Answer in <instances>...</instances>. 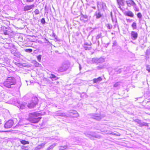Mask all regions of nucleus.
<instances>
[{"instance_id": "nucleus-18", "label": "nucleus", "mask_w": 150, "mask_h": 150, "mask_svg": "<svg viewBox=\"0 0 150 150\" xmlns=\"http://www.w3.org/2000/svg\"><path fill=\"white\" fill-rule=\"evenodd\" d=\"M57 145V144L54 143L48 147L47 149V150H52Z\"/></svg>"}, {"instance_id": "nucleus-44", "label": "nucleus", "mask_w": 150, "mask_h": 150, "mask_svg": "<svg viewBox=\"0 0 150 150\" xmlns=\"http://www.w3.org/2000/svg\"><path fill=\"white\" fill-rule=\"evenodd\" d=\"M127 21L128 22H130L132 21V20L129 19H127Z\"/></svg>"}, {"instance_id": "nucleus-12", "label": "nucleus", "mask_w": 150, "mask_h": 150, "mask_svg": "<svg viewBox=\"0 0 150 150\" xmlns=\"http://www.w3.org/2000/svg\"><path fill=\"white\" fill-rule=\"evenodd\" d=\"M46 143L47 142L42 143L40 145H39L38 146L35 147V150H39L40 149L43 148Z\"/></svg>"}, {"instance_id": "nucleus-38", "label": "nucleus", "mask_w": 150, "mask_h": 150, "mask_svg": "<svg viewBox=\"0 0 150 150\" xmlns=\"http://www.w3.org/2000/svg\"><path fill=\"white\" fill-rule=\"evenodd\" d=\"M41 23L42 24H45V20L44 18H42L41 21Z\"/></svg>"}, {"instance_id": "nucleus-45", "label": "nucleus", "mask_w": 150, "mask_h": 150, "mask_svg": "<svg viewBox=\"0 0 150 150\" xmlns=\"http://www.w3.org/2000/svg\"><path fill=\"white\" fill-rule=\"evenodd\" d=\"M86 134V136L88 137L89 138H90V137H91V135H90V134Z\"/></svg>"}, {"instance_id": "nucleus-32", "label": "nucleus", "mask_w": 150, "mask_h": 150, "mask_svg": "<svg viewBox=\"0 0 150 150\" xmlns=\"http://www.w3.org/2000/svg\"><path fill=\"white\" fill-rule=\"evenodd\" d=\"M121 69H119L118 70H115V74H118L120 73L121 72Z\"/></svg>"}, {"instance_id": "nucleus-25", "label": "nucleus", "mask_w": 150, "mask_h": 150, "mask_svg": "<svg viewBox=\"0 0 150 150\" xmlns=\"http://www.w3.org/2000/svg\"><path fill=\"white\" fill-rule=\"evenodd\" d=\"M21 144H28L29 142L25 140H22L21 141Z\"/></svg>"}, {"instance_id": "nucleus-14", "label": "nucleus", "mask_w": 150, "mask_h": 150, "mask_svg": "<svg viewBox=\"0 0 150 150\" xmlns=\"http://www.w3.org/2000/svg\"><path fill=\"white\" fill-rule=\"evenodd\" d=\"M102 79L101 77H99L98 78L96 79L95 78L93 79V81L94 83H97L101 81Z\"/></svg>"}, {"instance_id": "nucleus-29", "label": "nucleus", "mask_w": 150, "mask_h": 150, "mask_svg": "<svg viewBox=\"0 0 150 150\" xmlns=\"http://www.w3.org/2000/svg\"><path fill=\"white\" fill-rule=\"evenodd\" d=\"M117 3H118L119 5V8H121V7H120V5H123L124 3L123 2V1L121 2V3H121L120 2H119L118 1V0H117Z\"/></svg>"}, {"instance_id": "nucleus-53", "label": "nucleus", "mask_w": 150, "mask_h": 150, "mask_svg": "<svg viewBox=\"0 0 150 150\" xmlns=\"http://www.w3.org/2000/svg\"><path fill=\"white\" fill-rule=\"evenodd\" d=\"M120 1L121 2H122L124 0H120Z\"/></svg>"}, {"instance_id": "nucleus-10", "label": "nucleus", "mask_w": 150, "mask_h": 150, "mask_svg": "<svg viewBox=\"0 0 150 150\" xmlns=\"http://www.w3.org/2000/svg\"><path fill=\"white\" fill-rule=\"evenodd\" d=\"M34 5L33 4L31 5H26L24 7L23 10L25 11H26L32 9L34 7Z\"/></svg>"}, {"instance_id": "nucleus-39", "label": "nucleus", "mask_w": 150, "mask_h": 150, "mask_svg": "<svg viewBox=\"0 0 150 150\" xmlns=\"http://www.w3.org/2000/svg\"><path fill=\"white\" fill-rule=\"evenodd\" d=\"M107 27L109 29H110L112 28V26L110 25L109 24H108Z\"/></svg>"}, {"instance_id": "nucleus-33", "label": "nucleus", "mask_w": 150, "mask_h": 150, "mask_svg": "<svg viewBox=\"0 0 150 150\" xmlns=\"http://www.w3.org/2000/svg\"><path fill=\"white\" fill-rule=\"evenodd\" d=\"M41 57L42 56L41 55H39L37 57V59L38 61H39V62H40V61L41 59Z\"/></svg>"}, {"instance_id": "nucleus-28", "label": "nucleus", "mask_w": 150, "mask_h": 150, "mask_svg": "<svg viewBox=\"0 0 150 150\" xmlns=\"http://www.w3.org/2000/svg\"><path fill=\"white\" fill-rule=\"evenodd\" d=\"M19 106H20V108L21 109H23L25 108V106L24 104H20Z\"/></svg>"}, {"instance_id": "nucleus-24", "label": "nucleus", "mask_w": 150, "mask_h": 150, "mask_svg": "<svg viewBox=\"0 0 150 150\" xmlns=\"http://www.w3.org/2000/svg\"><path fill=\"white\" fill-rule=\"evenodd\" d=\"M102 35L101 33L97 35L96 37V40H98L100 38H102Z\"/></svg>"}, {"instance_id": "nucleus-52", "label": "nucleus", "mask_w": 150, "mask_h": 150, "mask_svg": "<svg viewBox=\"0 0 150 150\" xmlns=\"http://www.w3.org/2000/svg\"><path fill=\"white\" fill-rule=\"evenodd\" d=\"M136 11H139V9L138 8H137V9H136Z\"/></svg>"}, {"instance_id": "nucleus-20", "label": "nucleus", "mask_w": 150, "mask_h": 150, "mask_svg": "<svg viewBox=\"0 0 150 150\" xmlns=\"http://www.w3.org/2000/svg\"><path fill=\"white\" fill-rule=\"evenodd\" d=\"M143 126H148V124L146 122H142L140 127H142Z\"/></svg>"}, {"instance_id": "nucleus-36", "label": "nucleus", "mask_w": 150, "mask_h": 150, "mask_svg": "<svg viewBox=\"0 0 150 150\" xmlns=\"http://www.w3.org/2000/svg\"><path fill=\"white\" fill-rule=\"evenodd\" d=\"M137 16L139 18H141L142 17V14L140 13H139L137 14Z\"/></svg>"}, {"instance_id": "nucleus-37", "label": "nucleus", "mask_w": 150, "mask_h": 150, "mask_svg": "<svg viewBox=\"0 0 150 150\" xmlns=\"http://www.w3.org/2000/svg\"><path fill=\"white\" fill-rule=\"evenodd\" d=\"M117 42L116 41H114L113 43L112 46L114 47L116 46L117 45Z\"/></svg>"}, {"instance_id": "nucleus-43", "label": "nucleus", "mask_w": 150, "mask_h": 150, "mask_svg": "<svg viewBox=\"0 0 150 150\" xmlns=\"http://www.w3.org/2000/svg\"><path fill=\"white\" fill-rule=\"evenodd\" d=\"M4 34V35H8V33L7 31L4 32V33H3Z\"/></svg>"}, {"instance_id": "nucleus-31", "label": "nucleus", "mask_w": 150, "mask_h": 150, "mask_svg": "<svg viewBox=\"0 0 150 150\" xmlns=\"http://www.w3.org/2000/svg\"><path fill=\"white\" fill-rule=\"evenodd\" d=\"M33 50L31 49H27L25 50V51L28 52H31Z\"/></svg>"}, {"instance_id": "nucleus-3", "label": "nucleus", "mask_w": 150, "mask_h": 150, "mask_svg": "<svg viewBox=\"0 0 150 150\" xmlns=\"http://www.w3.org/2000/svg\"><path fill=\"white\" fill-rule=\"evenodd\" d=\"M69 68L68 65L67 64H62L59 67L57 70L58 72H63L66 71Z\"/></svg>"}, {"instance_id": "nucleus-11", "label": "nucleus", "mask_w": 150, "mask_h": 150, "mask_svg": "<svg viewBox=\"0 0 150 150\" xmlns=\"http://www.w3.org/2000/svg\"><path fill=\"white\" fill-rule=\"evenodd\" d=\"M49 78L51 79L53 81H55L59 79V78L57 77L54 74H50L49 75Z\"/></svg>"}, {"instance_id": "nucleus-6", "label": "nucleus", "mask_w": 150, "mask_h": 150, "mask_svg": "<svg viewBox=\"0 0 150 150\" xmlns=\"http://www.w3.org/2000/svg\"><path fill=\"white\" fill-rule=\"evenodd\" d=\"M37 98L34 99V102H32L29 103L28 105V106L29 108H33L35 105L37 104Z\"/></svg>"}, {"instance_id": "nucleus-5", "label": "nucleus", "mask_w": 150, "mask_h": 150, "mask_svg": "<svg viewBox=\"0 0 150 150\" xmlns=\"http://www.w3.org/2000/svg\"><path fill=\"white\" fill-rule=\"evenodd\" d=\"M13 124V121L12 120H9L6 123L4 127L6 128H10L12 126Z\"/></svg>"}, {"instance_id": "nucleus-50", "label": "nucleus", "mask_w": 150, "mask_h": 150, "mask_svg": "<svg viewBox=\"0 0 150 150\" xmlns=\"http://www.w3.org/2000/svg\"><path fill=\"white\" fill-rule=\"evenodd\" d=\"M92 8L94 9H96V8L95 7H92Z\"/></svg>"}, {"instance_id": "nucleus-47", "label": "nucleus", "mask_w": 150, "mask_h": 150, "mask_svg": "<svg viewBox=\"0 0 150 150\" xmlns=\"http://www.w3.org/2000/svg\"><path fill=\"white\" fill-rule=\"evenodd\" d=\"M54 38H55V39H56V38H57V36L55 35H54Z\"/></svg>"}, {"instance_id": "nucleus-48", "label": "nucleus", "mask_w": 150, "mask_h": 150, "mask_svg": "<svg viewBox=\"0 0 150 150\" xmlns=\"http://www.w3.org/2000/svg\"><path fill=\"white\" fill-rule=\"evenodd\" d=\"M84 17L85 18H87V17L86 16H84Z\"/></svg>"}, {"instance_id": "nucleus-19", "label": "nucleus", "mask_w": 150, "mask_h": 150, "mask_svg": "<svg viewBox=\"0 0 150 150\" xmlns=\"http://www.w3.org/2000/svg\"><path fill=\"white\" fill-rule=\"evenodd\" d=\"M69 113H72L73 114L75 115V117H77L78 116V114L77 113V112L76 111L72 110L70 111Z\"/></svg>"}, {"instance_id": "nucleus-40", "label": "nucleus", "mask_w": 150, "mask_h": 150, "mask_svg": "<svg viewBox=\"0 0 150 150\" xmlns=\"http://www.w3.org/2000/svg\"><path fill=\"white\" fill-rule=\"evenodd\" d=\"M111 134H113V135H115L120 136V134L119 133L115 134V133H114L113 132H112V133H111Z\"/></svg>"}, {"instance_id": "nucleus-30", "label": "nucleus", "mask_w": 150, "mask_h": 150, "mask_svg": "<svg viewBox=\"0 0 150 150\" xmlns=\"http://www.w3.org/2000/svg\"><path fill=\"white\" fill-rule=\"evenodd\" d=\"M34 12L35 13V14L36 15L39 14L40 13L39 10L38 9H36L34 11Z\"/></svg>"}, {"instance_id": "nucleus-15", "label": "nucleus", "mask_w": 150, "mask_h": 150, "mask_svg": "<svg viewBox=\"0 0 150 150\" xmlns=\"http://www.w3.org/2000/svg\"><path fill=\"white\" fill-rule=\"evenodd\" d=\"M125 16L133 17L134 16V14L131 11H129L125 13Z\"/></svg>"}, {"instance_id": "nucleus-49", "label": "nucleus", "mask_w": 150, "mask_h": 150, "mask_svg": "<svg viewBox=\"0 0 150 150\" xmlns=\"http://www.w3.org/2000/svg\"><path fill=\"white\" fill-rule=\"evenodd\" d=\"M97 42L98 43V45L99 46V40H98L97 41Z\"/></svg>"}, {"instance_id": "nucleus-34", "label": "nucleus", "mask_w": 150, "mask_h": 150, "mask_svg": "<svg viewBox=\"0 0 150 150\" xmlns=\"http://www.w3.org/2000/svg\"><path fill=\"white\" fill-rule=\"evenodd\" d=\"M146 69L149 72H150V66L147 65L146 66Z\"/></svg>"}, {"instance_id": "nucleus-23", "label": "nucleus", "mask_w": 150, "mask_h": 150, "mask_svg": "<svg viewBox=\"0 0 150 150\" xmlns=\"http://www.w3.org/2000/svg\"><path fill=\"white\" fill-rule=\"evenodd\" d=\"M134 121L138 124H139V126H140L142 122L141 120L138 119H136L134 120Z\"/></svg>"}, {"instance_id": "nucleus-9", "label": "nucleus", "mask_w": 150, "mask_h": 150, "mask_svg": "<svg viewBox=\"0 0 150 150\" xmlns=\"http://www.w3.org/2000/svg\"><path fill=\"white\" fill-rule=\"evenodd\" d=\"M126 3L128 7H131V6H135L136 5L133 1L129 0L126 1Z\"/></svg>"}, {"instance_id": "nucleus-46", "label": "nucleus", "mask_w": 150, "mask_h": 150, "mask_svg": "<svg viewBox=\"0 0 150 150\" xmlns=\"http://www.w3.org/2000/svg\"><path fill=\"white\" fill-rule=\"evenodd\" d=\"M79 70H80L81 69V65L80 64H79Z\"/></svg>"}, {"instance_id": "nucleus-21", "label": "nucleus", "mask_w": 150, "mask_h": 150, "mask_svg": "<svg viewBox=\"0 0 150 150\" xmlns=\"http://www.w3.org/2000/svg\"><path fill=\"white\" fill-rule=\"evenodd\" d=\"M65 149H69L68 148L67 146H60L59 149V150H64Z\"/></svg>"}, {"instance_id": "nucleus-7", "label": "nucleus", "mask_w": 150, "mask_h": 150, "mask_svg": "<svg viewBox=\"0 0 150 150\" xmlns=\"http://www.w3.org/2000/svg\"><path fill=\"white\" fill-rule=\"evenodd\" d=\"M105 116L101 115L98 114H93L92 115L91 117L96 120H100L102 118Z\"/></svg>"}, {"instance_id": "nucleus-35", "label": "nucleus", "mask_w": 150, "mask_h": 150, "mask_svg": "<svg viewBox=\"0 0 150 150\" xmlns=\"http://www.w3.org/2000/svg\"><path fill=\"white\" fill-rule=\"evenodd\" d=\"M104 68V67L102 66H98L97 67V69H103Z\"/></svg>"}, {"instance_id": "nucleus-13", "label": "nucleus", "mask_w": 150, "mask_h": 150, "mask_svg": "<svg viewBox=\"0 0 150 150\" xmlns=\"http://www.w3.org/2000/svg\"><path fill=\"white\" fill-rule=\"evenodd\" d=\"M95 15L96 16V18H99L102 16V15L99 9L96 12Z\"/></svg>"}, {"instance_id": "nucleus-51", "label": "nucleus", "mask_w": 150, "mask_h": 150, "mask_svg": "<svg viewBox=\"0 0 150 150\" xmlns=\"http://www.w3.org/2000/svg\"><path fill=\"white\" fill-rule=\"evenodd\" d=\"M1 123V120L0 119V124Z\"/></svg>"}, {"instance_id": "nucleus-41", "label": "nucleus", "mask_w": 150, "mask_h": 150, "mask_svg": "<svg viewBox=\"0 0 150 150\" xmlns=\"http://www.w3.org/2000/svg\"><path fill=\"white\" fill-rule=\"evenodd\" d=\"M44 39L47 41V42H45V43H49V44L50 43V42L47 39H46V38H45Z\"/></svg>"}, {"instance_id": "nucleus-26", "label": "nucleus", "mask_w": 150, "mask_h": 150, "mask_svg": "<svg viewBox=\"0 0 150 150\" xmlns=\"http://www.w3.org/2000/svg\"><path fill=\"white\" fill-rule=\"evenodd\" d=\"M84 48L86 50H89L91 48V47L89 45H85L84 46Z\"/></svg>"}, {"instance_id": "nucleus-1", "label": "nucleus", "mask_w": 150, "mask_h": 150, "mask_svg": "<svg viewBox=\"0 0 150 150\" xmlns=\"http://www.w3.org/2000/svg\"><path fill=\"white\" fill-rule=\"evenodd\" d=\"M16 83V79L13 77H8L4 83V86L8 88H11Z\"/></svg>"}, {"instance_id": "nucleus-8", "label": "nucleus", "mask_w": 150, "mask_h": 150, "mask_svg": "<svg viewBox=\"0 0 150 150\" xmlns=\"http://www.w3.org/2000/svg\"><path fill=\"white\" fill-rule=\"evenodd\" d=\"M131 37L132 40H135L137 39L138 37V34L137 32L134 31L131 32Z\"/></svg>"}, {"instance_id": "nucleus-55", "label": "nucleus", "mask_w": 150, "mask_h": 150, "mask_svg": "<svg viewBox=\"0 0 150 150\" xmlns=\"http://www.w3.org/2000/svg\"><path fill=\"white\" fill-rule=\"evenodd\" d=\"M149 129H150V127L149 128Z\"/></svg>"}, {"instance_id": "nucleus-54", "label": "nucleus", "mask_w": 150, "mask_h": 150, "mask_svg": "<svg viewBox=\"0 0 150 150\" xmlns=\"http://www.w3.org/2000/svg\"><path fill=\"white\" fill-rule=\"evenodd\" d=\"M36 62V63H37V64H38V63H37L36 62Z\"/></svg>"}, {"instance_id": "nucleus-27", "label": "nucleus", "mask_w": 150, "mask_h": 150, "mask_svg": "<svg viewBox=\"0 0 150 150\" xmlns=\"http://www.w3.org/2000/svg\"><path fill=\"white\" fill-rule=\"evenodd\" d=\"M120 82H117L115 83L114 85V87H117L119 86L120 85Z\"/></svg>"}, {"instance_id": "nucleus-17", "label": "nucleus", "mask_w": 150, "mask_h": 150, "mask_svg": "<svg viewBox=\"0 0 150 150\" xmlns=\"http://www.w3.org/2000/svg\"><path fill=\"white\" fill-rule=\"evenodd\" d=\"M4 94L3 93H0V102L3 101L4 99Z\"/></svg>"}, {"instance_id": "nucleus-4", "label": "nucleus", "mask_w": 150, "mask_h": 150, "mask_svg": "<svg viewBox=\"0 0 150 150\" xmlns=\"http://www.w3.org/2000/svg\"><path fill=\"white\" fill-rule=\"evenodd\" d=\"M91 61L92 63L93 64L96 63V64H98L104 62L105 61V60L102 57L99 58H92Z\"/></svg>"}, {"instance_id": "nucleus-2", "label": "nucleus", "mask_w": 150, "mask_h": 150, "mask_svg": "<svg viewBox=\"0 0 150 150\" xmlns=\"http://www.w3.org/2000/svg\"><path fill=\"white\" fill-rule=\"evenodd\" d=\"M40 116V113L36 112L30 113L29 120L32 123H36L38 122L41 119V117Z\"/></svg>"}, {"instance_id": "nucleus-42", "label": "nucleus", "mask_w": 150, "mask_h": 150, "mask_svg": "<svg viewBox=\"0 0 150 150\" xmlns=\"http://www.w3.org/2000/svg\"><path fill=\"white\" fill-rule=\"evenodd\" d=\"M34 0H26V1L27 2H30L33 1Z\"/></svg>"}, {"instance_id": "nucleus-22", "label": "nucleus", "mask_w": 150, "mask_h": 150, "mask_svg": "<svg viewBox=\"0 0 150 150\" xmlns=\"http://www.w3.org/2000/svg\"><path fill=\"white\" fill-rule=\"evenodd\" d=\"M133 29L135 30L137 28V24L135 22H133L132 25Z\"/></svg>"}, {"instance_id": "nucleus-16", "label": "nucleus", "mask_w": 150, "mask_h": 150, "mask_svg": "<svg viewBox=\"0 0 150 150\" xmlns=\"http://www.w3.org/2000/svg\"><path fill=\"white\" fill-rule=\"evenodd\" d=\"M57 115L58 116L65 117H68V115L64 113L58 112L57 113Z\"/></svg>"}]
</instances>
